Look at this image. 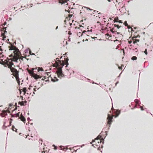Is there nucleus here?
Segmentation results:
<instances>
[{"label":"nucleus","instance_id":"obj_1","mask_svg":"<svg viewBox=\"0 0 153 153\" xmlns=\"http://www.w3.org/2000/svg\"><path fill=\"white\" fill-rule=\"evenodd\" d=\"M55 62L56 63L54 65V66L57 68V72L59 77L63 76L64 75L62 73V68L65 64L64 62L59 60L58 58L56 59Z\"/></svg>","mask_w":153,"mask_h":153},{"label":"nucleus","instance_id":"obj_2","mask_svg":"<svg viewBox=\"0 0 153 153\" xmlns=\"http://www.w3.org/2000/svg\"><path fill=\"white\" fill-rule=\"evenodd\" d=\"M10 50H14L13 53H14V56H13L12 61L15 62H18V60L21 62L22 60V58H19V53H20L19 50L16 47L14 46L13 45H11L10 46H9Z\"/></svg>","mask_w":153,"mask_h":153},{"label":"nucleus","instance_id":"obj_3","mask_svg":"<svg viewBox=\"0 0 153 153\" xmlns=\"http://www.w3.org/2000/svg\"><path fill=\"white\" fill-rule=\"evenodd\" d=\"M6 64L7 65V66H8V68L10 69L11 71L13 72L15 74V77L16 80L19 83V71L14 68H12V66L13 65V63L12 62H9V64H8V63L7 62Z\"/></svg>","mask_w":153,"mask_h":153},{"label":"nucleus","instance_id":"obj_4","mask_svg":"<svg viewBox=\"0 0 153 153\" xmlns=\"http://www.w3.org/2000/svg\"><path fill=\"white\" fill-rule=\"evenodd\" d=\"M103 14H101L100 13H98L97 16H96V21H97V23L99 24L100 26H101L102 23L103 19L105 20V18H103Z\"/></svg>","mask_w":153,"mask_h":153},{"label":"nucleus","instance_id":"obj_5","mask_svg":"<svg viewBox=\"0 0 153 153\" xmlns=\"http://www.w3.org/2000/svg\"><path fill=\"white\" fill-rule=\"evenodd\" d=\"M34 69L33 68L32 69L31 71L28 70V71L31 75H32V76H33V77L35 79H40L41 78V77H40L39 75H38L37 74L34 73Z\"/></svg>","mask_w":153,"mask_h":153},{"label":"nucleus","instance_id":"obj_6","mask_svg":"<svg viewBox=\"0 0 153 153\" xmlns=\"http://www.w3.org/2000/svg\"><path fill=\"white\" fill-rule=\"evenodd\" d=\"M107 119H108V123L110 125L111 124L112 122V119H113V117L111 116L110 114H108V117Z\"/></svg>","mask_w":153,"mask_h":153},{"label":"nucleus","instance_id":"obj_7","mask_svg":"<svg viewBox=\"0 0 153 153\" xmlns=\"http://www.w3.org/2000/svg\"><path fill=\"white\" fill-rule=\"evenodd\" d=\"M10 60L12 61V60L10 59H9L8 60V61H7L6 62H4L3 61H2L1 62H0V64L4 65L5 67H7V65L6 64V62H7L9 64V62H12L9 61Z\"/></svg>","mask_w":153,"mask_h":153},{"label":"nucleus","instance_id":"obj_8","mask_svg":"<svg viewBox=\"0 0 153 153\" xmlns=\"http://www.w3.org/2000/svg\"><path fill=\"white\" fill-rule=\"evenodd\" d=\"M101 142V140L100 139H98L97 137H96V146H100V143Z\"/></svg>","mask_w":153,"mask_h":153},{"label":"nucleus","instance_id":"obj_9","mask_svg":"<svg viewBox=\"0 0 153 153\" xmlns=\"http://www.w3.org/2000/svg\"><path fill=\"white\" fill-rule=\"evenodd\" d=\"M119 10L120 11V13H124V11L126 10V8L124 6H123L121 9H119Z\"/></svg>","mask_w":153,"mask_h":153},{"label":"nucleus","instance_id":"obj_10","mask_svg":"<svg viewBox=\"0 0 153 153\" xmlns=\"http://www.w3.org/2000/svg\"><path fill=\"white\" fill-rule=\"evenodd\" d=\"M7 115L6 111H3L2 113L0 115L2 117H4L5 115Z\"/></svg>","mask_w":153,"mask_h":153},{"label":"nucleus","instance_id":"obj_11","mask_svg":"<svg viewBox=\"0 0 153 153\" xmlns=\"http://www.w3.org/2000/svg\"><path fill=\"white\" fill-rule=\"evenodd\" d=\"M20 119L23 122H24L25 121V119L23 116L22 114H21V117H20Z\"/></svg>","mask_w":153,"mask_h":153},{"label":"nucleus","instance_id":"obj_12","mask_svg":"<svg viewBox=\"0 0 153 153\" xmlns=\"http://www.w3.org/2000/svg\"><path fill=\"white\" fill-rule=\"evenodd\" d=\"M68 1H69V0H61L59 1V3L63 4L65 3H67Z\"/></svg>","mask_w":153,"mask_h":153},{"label":"nucleus","instance_id":"obj_13","mask_svg":"<svg viewBox=\"0 0 153 153\" xmlns=\"http://www.w3.org/2000/svg\"><path fill=\"white\" fill-rule=\"evenodd\" d=\"M58 79L56 77H54L53 78L51 79V81L53 82H55L56 81H57Z\"/></svg>","mask_w":153,"mask_h":153},{"label":"nucleus","instance_id":"obj_14","mask_svg":"<svg viewBox=\"0 0 153 153\" xmlns=\"http://www.w3.org/2000/svg\"><path fill=\"white\" fill-rule=\"evenodd\" d=\"M117 111V112H118V114H117L114 117L115 118H116V117H117L119 116V115L120 114V110H118Z\"/></svg>","mask_w":153,"mask_h":153},{"label":"nucleus","instance_id":"obj_15","mask_svg":"<svg viewBox=\"0 0 153 153\" xmlns=\"http://www.w3.org/2000/svg\"><path fill=\"white\" fill-rule=\"evenodd\" d=\"M27 91V90L26 88H23V91L24 92V94H25L26 93Z\"/></svg>","mask_w":153,"mask_h":153},{"label":"nucleus","instance_id":"obj_16","mask_svg":"<svg viewBox=\"0 0 153 153\" xmlns=\"http://www.w3.org/2000/svg\"><path fill=\"white\" fill-rule=\"evenodd\" d=\"M26 101H22L21 102V105H26Z\"/></svg>","mask_w":153,"mask_h":153},{"label":"nucleus","instance_id":"obj_17","mask_svg":"<svg viewBox=\"0 0 153 153\" xmlns=\"http://www.w3.org/2000/svg\"><path fill=\"white\" fill-rule=\"evenodd\" d=\"M115 36H117V37H120V36H118V35H120L121 36L122 35L121 34H120V33L119 32H117L116 33H115Z\"/></svg>","mask_w":153,"mask_h":153},{"label":"nucleus","instance_id":"obj_18","mask_svg":"<svg viewBox=\"0 0 153 153\" xmlns=\"http://www.w3.org/2000/svg\"><path fill=\"white\" fill-rule=\"evenodd\" d=\"M3 30H4V33H2V35L4 37V34H5V33H7V31H6V28L4 27L3 29Z\"/></svg>","mask_w":153,"mask_h":153},{"label":"nucleus","instance_id":"obj_19","mask_svg":"<svg viewBox=\"0 0 153 153\" xmlns=\"http://www.w3.org/2000/svg\"><path fill=\"white\" fill-rule=\"evenodd\" d=\"M133 60H136L137 59V57L135 56H133L131 58Z\"/></svg>","mask_w":153,"mask_h":153},{"label":"nucleus","instance_id":"obj_20","mask_svg":"<svg viewBox=\"0 0 153 153\" xmlns=\"http://www.w3.org/2000/svg\"><path fill=\"white\" fill-rule=\"evenodd\" d=\"M14 116L15 117H19V112L14 114Z\"/></svg>","mask_w":153,"mask_h":153},{"label":"nucleus","instance_id":"obj_21","mask_svg":"<svg viewBox=\"0 0 153 153\" xmlns=\"http://www.w3.org/2000/svg\"><path fill=\"white\" fill-rule=\"evenodd\" d=\"M95 140H96V138H95L94 140H92V142L90 143H91V144H92V146H94V147H95H95L94 146V144H92V143H93L94 142V141H95Z\"/></svg>","mask_w":153,"mask_h":153},{"label":"nucleus","instance_id":"obj_22","mask_svg":"<svg viewBox=\"0 0 153 153\" xmlns=\"http://www.w3.org/2000/svg\"><path fill=\"white\" fill-rule=\"evenodd\" d=\"M139 40L138 39H136L133 42V43L134 44L136 43H137V42H139Z\"/></svg>","mask_w":153,"mask_h":153},{"label":"nucleus","instance_id":"obj_23","mask_svg":"<svg viewBox=\"0 0 153 153\" xmlns=\"http://www.w3.org/2000/svg\"><path fill=\"white\" fill-rule=\"evenodd\" d=\"M43 71V69L42 68H38V71Z\"/></svg>","mask_w":153,"mask_h":153},{"label":"nucleus","instance_id":"obj_24","mask_svg":"<svg viewBox=\"0 0 153 153\" xmlns=\"http://www.w3.org/2000/svg\"><path fill=\"white\" fill-rule=\"evenodd\" d=\"M88 81L89 82H90V83H94V82L92 81H91V80H90V79H88Z\"/></svg>","mask_w":153,"mask_h":153},{"label":"nucleus","instance_id":"obj_25","mask_svg":"<svg viewBox=\"0 0 153 153\" xmlns=\"http://www.w3.org/2000/svg\"><path fill=\"white\" fill-rule=\"evenodd\" d=\"M29 48H28L25 50V53H27L28 52V51H29Z\"/></svg>","mask_w":153,"mask_h":153},{"label":"nucleus","instance_id":"obj_26","mask_svg":"<svg viewBox=\"0 0 153 153\" xmlns=\"http://www.w3.org/2000/svg\"><path fill=\"white\" fill-rule=\"evenodd\" d=\"M134 101L136 102V103H137V104H138L139 101L137 99H135L134 100Z\"/></svg>","mask_w":153,"mask_h":153},{"label":"nucleus","instance_id":"obj_27","mask_svg":"<svg viewBox=\"0 0 153 153\" xmlns=\"http://www.w3.org/2000/svg\"><path fill=\"white\" fill-rule=\"evenodd\" d=\"M124 25H125L126 26H128V24L127 23V22L126 21H125L124 23Z\"/></svg>","mask_w":153,"mask_h":153},{"label":"nucleus","instance_id":"obj_28","mask_svg":"<svg viewBox=\"0 0 153 153\" xmlns=\"http://www.w3.org/2000/svg\"><path fill=\"white\" fill-rule=\"evenodd\" d=\"M96 137H97V138H98V139H100L101 140V139L102 138V136L100 135H99Z\"/></svg>","mask_w":153,"mask_h":153},{"label":"nucleus","instance_id":"obj_29","mask_svg":"<svg viewBox=\"0 0 153 153\" xmlns=\"http://www.w3.org/2000/svg\"><path fill=\"white\" fill-rule=\"evenodd\" d=\"M114 26L115 27H117V28L118 29H119L120 27V26H119L118 25H115V24L114 25Z\"/></svg>","mask_w":153,"mask_h":153},{"label":"nucleus","instance_id":"obj_30","mask_svg":"<svg viewBox=\"0 0 153 153\" xmlns=\"http://www.w3.org/2000/svg\"><path fill=\"white\" fill-rule=\"evenodd\" d=\"M1 44H0V51H3L2 49L1 48V45H3V43H1Z\"/></svg>","mask_w":153,"mask_h":153},{"label":"nucleus","instance_id":"obj_31","mask_svg":"<svg viewBox=\"0 0 153 153\" xmlns=\"http://www.w3.org/2000/svg\"><path fill=\"white\" fill-rule=\"evenodd\" d=\"M29 53L31 55H35V54L33 53H31V51L30 50L29 51Z\"/></svg>","mask_w":153,"mask_h":153},{"label":"nucleus","instance_id":"obj_32","mask_svg":"<svg viewBox=\"0 0 153 153\" xmlns=\"http://www.w3.org/2000/svg\"><path fill=\"white\" fill-rule=\"evenodd\" d=\"M12 128H13V129H13V131H16V130H17V129H16L15 128V127H14V126H13V127H12Z\"/></svg>","mask_w":153,"mask_h":153},{"label":"nucleus","instance_id":"obj_33","mask_svg":"<svg viewBox=\"0 0 153 153\" xmlns=\"http://www.w3.org/2000/svg\"><path fill=\"white\" fill-rule=\"evenodd\" d=\"M144 52L146 55H147L148 53L147 52V49H146Z\"/></svg>","mask_w":153,"mask_h":153},{"label":"nucleus","instance_id":"obj_34","mask_svg":"<svg viewBox=\"0 0 153 153\" xmlns=\"http://www.w3.org/2000/svg\"><path fill=\"white\" fill-rule=\"evenodd\" d=\"M53 146L54 147V149L56 150L57 149V147L55 145H53Z\"/></svg>","mask_w":153,"mask_h":153},{"label":"nucleus","instance_id":"obj_35","mask_svg":"<svg viewBox=\"0 0 153 153\" xmlns=\"http://www.w3.org/2000/svg\"><path fill=\"white\" fill-rule=\"evenodd\" d=\"M113 30H114V28H113L112 29H111V32L112 33L114 34V31H113Z\"/></svg>","mask_w":153,"mask_h":153},{"label":"nucleus","instance_id":"obj_36","mask_svg":"<svg viewBox=\"0 0 153 153\" xmlns=\"http://www.w3.org/2000/svg\"><path fill=\"white\" fill-rule=\"evenodd\" d=\"M63 146H61L59 147V148H60V149L61 150H63L64 151H65V149H62V147Z\"/></svg>","mask_w":153,"mask_h":153},{"label":"nucleus","instance_id":"obj_37","mask_svg":"<svg viewBox=\"0 0 153 153\" xmlns=\"http://www.w3.org/2000/svg\"><path fill=\"white\" fill-rule=\"evenodd\" d=\"M67 71H68V72H69V73H70L71 71V70H70V69H69V70H68V69H67Z\"/></svg>","mask_w":153,"mask_h":153},{"label":"nucleus","instance_id":"obj_38","mask_svg":"<svg viewBox=\"0 0 153 153\" xmlns=\"http://www.w3.org/2000/svg\"><path fill=\"white\" fill-rule=\"evenodd\" d=\"M68 60H67V62L66 63V64H65L66 65V67H67L68 65Z\"/></svg>","mask_w":153,"mask_h":153},{"label":"nucleus","instance_id":"obj_39","mask_svg":"<svg viewBox=\"0 0 153 153\" xmlns=\"http://www.w3.org/2000/svg\"><path fill=\"white\" fill-rule=\"evenodd\" d=\"M140 108H141V109L142 111H143V107L142 106H140Z\"/></svg>","mask_w":153,"mask_h":153},{"label":"nucleus","instance_id":"obj_40","mask_svg":"<svg viewBox=\"0 0 153 153\" xmlns=\"http://www.w3.org/2000/svg\"><path fill=\"white\" fill-rule=\"evenodd\" d=\"M128 42L129 44H131L132 42V41L131 40H129L128 41Z\"/></svg>","mask_w":153,"mask_h":153},{"label":"nucleus","instance_id":"obj_41","mask_svg":"<svg viewBox=\"0 0 153 153\" xmlns=\"http://www.w3.org/2000/svg\"><path fill=\"white\" fill-rule=\"evenodd\" d=\"M118 68L119 69L121 70L122 69V67H120L118 66Z\"/></svg>","mask_w":153,"mask_h":153},{"label":"nucleus","instance_id":"obj_42","mask_svg":"<svg viewBox=\"0 0 153 153\" xmlns=\"http://www.w3.org/2000/svg\"><path fill=\"white\" fill-rule=\"evenodd\" d=\"M118 22H119L120 23H123V22H122L121 20H120Z\"/></svg>","mask_w":153,"mask_h":153},{"label":"nucleus","instance_id":"obj_43","mask_svg":"<svg viewBox=\"0 0 153 153\" xmlns=\"http://www.w3.org/2000/svg\"><path fill=\"white\" fill-rule=\"evenodd\" d=\"M14 114H11V117H15L14 116Z\"/></svg>","mask_w":153,"mask_h":153},{"label":"nucleus","instance_id":"obj_44","mask_svg":"<svg viewBox=\"0 0 153 153\" xmlns=\"http://www.w3.org/2000/svg\"><path fill=\"white\" fill-rule=\"evenodd\" d=\"M119 83L118 81L116 83H115V86L117 85V84Z\"/></svg>","mask_w":153,"mask_h":153},{"label":"nucleus","instance_id":"obj_45","mask_svg":"<svg viewBox=\"0 0 153 153\" xmlns=\"http://www.w3.org/2000/svg\"><path fill=\"white\" fill-rule=\"evenodd\" d=\"M127 26H128V29H130L131 28V27L130 26H128V25Z\"/></svg>","mask_w":153,"mask_h":153},{"label":"nucleus","instance_id":"obj_46","mask_svg":"<svg viewBox=\"0 0 153 153\" xmlns=\"http://www.w3.org/2000/svg\"><path fill=\"white\" fill-rule=\"evenodd\" d=\"M95 38H96V37H92L91 38L92 39H95Z\"/></svg>","mask_w":153,"mask_h":153},{"label":"nucleus","instance_id":"obj_47","mask_svg":"<svg viewBox=\"0 0 153 153\" xmlns=\"http://www.w3.org/2000/svg\"><path fill=\"white\" fill-rule=\"evenodd\" d=\"M36 88H34L33 90H34V91H36Z\"/></svg>","mask_w":153,"mask_h":153},{"label":"nucleus","instance_id":"obj_48","mask_svg":"<svg viewBox=\"0 0 153 153\" xmlns=\"http://www.w3.org/2000/svg\"><path fill=\"white\" fill-rule=\"evenodd\" d=\"M27 120H30V118H29V117H28L27 118Z\"/></svg>","mask_w":153,"mask_h":153},{"label":"nucleus","instance_id":"obj_49","mask_svg":"<svg viewBox=\"0 0 153 153\" xmlns=\"http://www.w3.org/2000/svg\"><path fill=\"white\" fill-rule=\"evenodd\" d=\"M86 8H87L88 9H89L90 10H92V9H90V8H88V7H86Z\"/></svg>","mask_w":153,"mask_h":153},{"label":"nucleus","instance_id":"obj_50","mask_svg":"<svg viewBox=\"0 0 153 153\" xmlns=\"http://www.w3.org/2000/svg\"><path fill=\"white\" fill-rule=\"evenodd\" d=\"M84 146V144H83V145H82V146H81V147H82L83 146Z\"/></svg>","mask_w":153,"mask_h":153},{"label":"nucleus","instance_id":"obj_51","mask_svg":"<svg viewBox=\"0 0 153 153\" xmlns=\"http://www.w3.org/2000/svg\"><path fill=\"white\" fill-rule=\"evenodd\" d=\"M58 28V26H57L56 27V30Z\"/></svg>","mask_w":153,"mask_h":153},{"label":"nucleus","instance_id":"obj_52","mask_svg":"<svg viewBox=\"0 0 153 153\" xmlns=\"http://www.w3.org/2000/svg\"><path fill=\"white\" fill-rule=\"evenodd\" d=\"M6 22H4V25H5V24H6Z\"/></svg>","mask_w":153,"mask_h":153},{"label":"nucleus","instance_id":"obj_53","mask_svg":"<svg viewBox=\"0 0 153 153\" xmlns=\"http://www.w3.org/2000/svg\"><path fill=\"white\" fill-rule=\"evenodd\" d=\"M31 137H34V136H33V135H32V134H31Z\"/></svg>","mask_w":153,"mask_h":153},{"label":"nucleus","instance_id":"obj_54","mask_svg":"<svg viewBox=\"0 0 153 153\" xmlns=\"http://www.w3.org/2000/svg\"><path fill=\"white\" fill-rule=\"evenodd\" d=\"M31 137H34V136H33V135H32V134H31Z\"/></svg>","mask_w":153,"mask_h":153},{"label":"nucleus","instance_id":"obj_55","mask_svg":"<svg viewBox=\"0 0 153 153\" xmlns=\"http://www.w3.org/2000/svg\"><path fill=\"white\" fill-rule=\"evenodd\" d=\"M122 73V72L118 76V77H120V76L121 74V73Z\"/></svg>","mask_w":153,"mask_h":153},{"label":"nucleus","instance_id":"obj_56","mask_svg":"<svg viewBox=\"0 0 153 153\" xmlns=\"http://www.w3.org/2000/svg\"><path fill=\"white\" fill-rule=\"evenodd\" d=\"M42 80H44V79H43V78H42Z\"/></svg>","mask_w":153,"mask_h":153},{"label":"nucleus","instance_id":"obj_57","mask_svg":"<svg viewBox=\"0 0 153 153\" xmlns=\"http://www.w3.org/2000/svg\"><path fill=\"white\" fill-rule=\"evenodd\" d=\"M69 34H70V35H71V33H69Z\"/></svg>","mask_w":153,"mask_h":153},{"label":"nucleus","instance_id":"obj_58","mask_svg":"<svg viewBox=\"0 0 153 153\" xmlns=\"http://www.w3.org/2000/svg\"><path fill=\"white\" fill-rule=\"evenodd\" d=\"M92 29H91V30H90V31H91V32H92Z\"/></svg>","mask_w":153,"mask_h":153},{"label":"nucleus","instance_id":"obj_59","mask_svg":"<svg viewBox=\"0 0 153 153\" xmlns=\"http://www.w3.org/2000/svg\"><path fill=\"white\" fill-rule=\"evenodd\" d=\"M4 38H5V37H4V39H3V40H4Z\"/></svg>","mask_w":153,"mask_h":153},{"label":"nucleus","instance_id":"obj_60","mask_svg":"<svg viewBox=\"0 0 153 153\" xmlns=\"http://www.w3.org/2000/svg\"><path fill=\"white\" fill-rule=\"evenodd\" d=\"M108 1H110V0H107Z\"/></svg>","mask_w":153,"mask_h":153},{"label":"nucleus","instance_id":"obj_61","mask_svg":"<svg viewBox=\"0 0 153 153\" xmlns=\"http://www.w3.org/2000/svg\"><path fill=\"white\" fill-rule=\"evenodd\" d=\"M107 35L108 36L109 35L108 34H107Z\"/></svg>","mask_w":153,"mask_h":153},{"label":"nucleus","instance_id":"obj_62","mask_svg":"<svg viewBox=\"0 0 153 153\" xmlns=\"http://www.w3.org/2000/svg\"><path fill=\"white\" fill-rule=\"evenodd\" d=\"M67 53H65V55H66V54H67Z\"/></svg>","mask_w":153,"mask_h":153},{"label":"nucleus","instance_id":"obj_63","mask_svg":"<svg viewBox=\"0 0 153 153\" xmlns=\"http://www.w3.org/2000/svg\"><path fill=\"white\" fill-rule=\"evenodd\" d=\"M33 93L34 94H35L34 92H33Z\"/></svg>","mask_w":153,"mask_h":153},{"label":"nucleus","instance_id":"obj_64","mask_svg":"<svg viewBox=\"0 0 153 153\" xmlns=\"http://www.w3.org/2000/svg\"><path fill=\"white\" fill-rule=\"evenodd\" d=\"M39 88H40V87L39 88H37V89H39Z\"/></svg>","mask_w":153,"mask_h":153}]
</instances>
